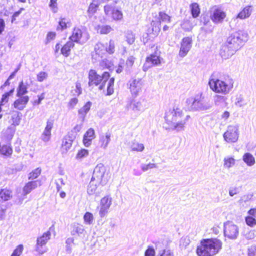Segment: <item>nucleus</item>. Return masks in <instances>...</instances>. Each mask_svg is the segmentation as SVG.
<instances>
[{
	"label": "nucleus",
	"instance_id": "obj_1",
	"mask_svg": "<svg viewBox=\"0 0 256 256\" xmlns=\"http://www.w3.org/2000/svg\"><path fill=\"white\" fill-rule=\"evenodd\" d=\"M248 40V34L244 30H238L231 34L222 47L220 52L222 57L226 59L232 56Z\"/></svg>",
	"mask_w": 256,
	"mask_h": 256
},
{
	"label": "nucleus",
	"instance_id": "obj_2",
	"mask_svg": "<svg viewBox=\"0 0 256 256\" xmlns=\"http://www.w3.org/2000/svg\"><path fill=\"white\" fill-rule=\"evenodd\" d=\"M190 118L188 115L184 116L182 110L178 108L170 109L166 112L164 116L166 124L176 132L184 130L185 124Z\"/></svg>",
	"mask_w": 256,
	"mask_h": 256
},
{
	"label": "nucleus",
	"instance_id": "obj_3",
	"mask_svg": "<svg viewBox=\"0 0 256 256\" xmlns=\"http://www.w3.org/2000/svg\"><path fill=\"white\" fill-rule=\"evenodd\" d=\"M222 242L216 238L202 239L196 248L198 256H214L222 248Z\"/></svg>",
	"mask_w": 256,
	"mask_h": 256
},
{
	"label": "nucleus",
	"instance_id": "obj_4",
	"mask_svg": "<svg viewBox=\"0 0 256 256\" xmlns=\"http://www.w3.org/2000/svg\"><path fill=\"white\" fill-rule=\"evenodd\" d=\"M208 84L214 92L226 94L233 88L234 81L228 76L224 80L212 78L210 80Z\"/></svg>",
	"mask_w": 256,
	"mask_h": 256
},
{
	"label": "nucleus",
	"instance_id": "obj_5",
	"mask_svg": "<svg viewBox=\"0 0 256 256\" xmlns=\"http://www.w3.org/2000/svg\"><path fill=\"white\" fill-rule=\"evenodd\" d=\"M186 102L190 104V109L193 111L206 110L212 107L211 104L204 100L202 94L196 95L194 98H188Z\"/></svg>",
	"mask_w": 256,
	"mask_h": 256
},
{
	"label": "nucleus",
	"instance_id": "obj_6",
	"mask_svg": "<svg viewBox=\"0 0 256 256\" xmlns=\"http://www.w3.org/2000/svg\"><path fill=\"white\" fill-rule=\"evenodd\" d=\"M110 76V74L108 72H104L102 76L98 74L94 70L91 69L88 72V84L90 86L93 85L96 86L100 84L102 80L104 82H106Z\"/></svg>",
	"mask_w": 256,
	"mask_h": 256
},
{
	"label": "nucleus",
	"instance_id": "obj_7",
	"mask_svg": "<svg viewBox=\"0 0 256 256\" xmlns=\"http://www.w3.org/2000/svg\"><path fill=\"white\" fill-rule=\"evenodd\" d=\"M224 234L230 240H236L239 234V228L232 222L227 221L224 224Z\"/></svg>",
	"mask_w": 256,
	"mask_h": 256
},
{
	"label": "nucleus",
	"instance_id": "obj_8",
	"mask_svg": "<svg viewBox=\"0 0 256 256\" xmlns=\"http://www.w3.org/2000/svg\"><path fill=\"white\" fill-rule=\"evenodd\" d=\"M50 236L51 232L48 230L44 232L42 236L37 238L35 250L39 254H42L47 252L48 248L46 244L50 238Z\"/></svg>",
	"mask_w": 256,
	"mask_h": 256
},
{
	"label": "nucleus",
	"instance_id": "obj_9",
	"mask_svg": "<svg viewBox=\"0 0 256 256\" xmlns=\"http://www.w3.org/2000/svg\"><path fill=\"white\" fill-rule=\"evenodd\" d=\"M239 126L238 125H230L227 128L226 131L224 134L223 137L228 143L236 142L239 137Z\"/></svg>",
	"mask_w": 256,
	"mask_h": 256
},
{
	"label": "nucleus",
	"instance_id": "obj_10",
	"mask_svg": "<svg viewBox=\"0 0 256 256\" xmlns=\"http://www.w3.org/2000/svg\"><path fill=\"white\" fill-rule=\"evenodd\" d=\"M105 172V166L102 164H99L95 167L92 178L97 181V182L101 183L102 186L105 185L108 181L104 176Z\"/></svg>",
	"mask_w": 256,
	"mask_h": 256
},
{
	"label": "nucleus",
	"instance_id": "obj_11",
	"mask_svg": "<svg viewBox=\"0 0 256 256\" xmlns=\"http://www.w3.org/2000/svg\"><path fill=\"white\" fill-rule=\"evenodd\" d=\"M128 84L129 86L128 88L132 96L136 97L142 91L144 82L141 78H132L129 80Z\"/></svg>",
	"mask_w": 256,
	"mask_h": 256
},
{
	"label": "nucleus",
	"instance_id": "obj_12",
	"mask_svg": "<svg viewBox=\"0 0 256 256\" xmlns=\"http://www.w3.org/2000/svg\"><path fill=\"white\" fill-rule=\"evenodd\" d=\"M70 38L72 42H74L83 44L89 39V34L86 30L74 28L72 34Z\"/></svg>",
	"mask_w": 256,
	"mask_h": 256
},
{
	"label": "nucleus",
	"instance_id": "obj_13",
	"mask_svg": "<svg viewBox=\"0 0 256 256\" xmlns=\"http://www.w3.org/2000/svg\"><path fill=\"white\" fill-rule=\"evenodd\" d=\"M160 64V54L156 52L146 58V62L143 66V70L146 71L149 68L153 66H158Z\"/></svg>",
	"mask_w": 256,
	"mask_h": 256
},
{
	"label": "nucleus",
	"instance_id": "obj_14",
	"mask_svg": "<svg viewBox=\"0 0 256 256\" xmlns=\"http://www.w3.org/2000/svg\"><path fill=\"white\" fill-rule=\"evenodd\" d=\"M112 202V198L108 196H104L102 198L99 211V215L100 218L104 217L108 213Z\"/></svg>",
	"mask_w": 256,
	"mask_h": 256
},
{
	"label": "nucleus",
	"instance_id": "obj_15",
	"mask_svg": "<svg viewBox=\"0 0 256 256\" xmlns=\"http://www.w3.org/2000/svg\"><path fill=\"white\" fill-rule=\"evenodd\" d=\"M192 38L190 37H184L182 39L179 52L180 56L184 58L187 54L192 48Z\"/></svg>",
	"mask_w": 256,
	"mask_h": 256
},
{
	"label": "nucleus",
	"instance_id": "obj_16",
	"mask_svg": "<svg viewBox=\"0 0 256 256\" xmlns=\"http://www.w3.org/2000/svg\"><path fill=\"white\" fill-rule=\"evenodd\" d=\"M226 16V13L220 9L214 8L210 12V19L215 24L222 22Z\"/></svg>",
	"mask_w": 256,
	"mask_h": 256
},
{
	"label": "nucleus",
	"instance_id": "obj_17",
	"mask_svg": "<svg viewBox=\"0 0 256 256\" xmlns=\"http://www.w3.org/2000/svg\"><path fill=\"white\" fill-rule=\"evenodd\" d=\"M106 52V46L101 42H98L94 46V52L92 54V60H100V58L102 57L103 54Z\"/></svg>",
	"mask_w": 256,
	"mask_h": 256
},
{
	"label": "nucleus",
	"instance_id": "obj_18",
	"mask_svg": "<svg viewBox=\"0 0 256 256\" xmlns=\"http://www.w3.org/2000/svg\"><path fill=\"white\" fill-rule=\"evenodd\" d=\"M42 185L40 180H36L28 182L23 188V195L26 196L30 194L33 190Z\"/></svg>",
	"mask_w": 256,
	"mask_h": 256
},
{
	"label": "nucleus",
	"instance_id": "obj_19",
	"mask_svg": "<svg viewBox=\"0 0 256 256\" xmlns=\"http://www.w3.org/2000/svg\"><path fill=\"white\" fill-rule=\"evenodd\" d=\"M85 232L84 226L78 223H73L70 225V234L72 236H80Z\"/></svg>",
	"mask_w": 256,
	"mask_h": 256
},
{
	"label": "nucleus",
	"instance_id": "obj_20",
	"mask_svg": "<svg viewBox=\"0 0 256 256\" xmlns=\"http://www.w3.org/2000/svg\"><path fill=\"white\" fill-rule=\"evenodd\" d=\"M19 98L15 100L14 103V106L18 110H22L28 102L29 97L26 96H21Z\"/></svg>",
	"mask_w": 256,
	"mask_h": 256
},
{
	"label": "nucleus",
	"instance_id": "obj_21",
	"mask_svg": "<svg viewBox=\"0 0 256 256\" xmlns=\"http://www.w3.org/2000/svg\"><path fill=\"white\" fill-rule=\"evenodd\" d=\"M94 138V131L92 128H89L85 133L83 138V142L86 146H88L92 140Z\"/></svg>",
	"mask_w": 256,
	"mask_h": 256
},
{
	"label": "nucleus",
	"instance_id": "obj_22",
	"mask_svg": "<svg viewBox=\"0 0 256 256\" xmlns=\"http://www.w3.org/2000/svg\"><path fill=\"white\" fill-rule=\"evenodd\" d=\"M12 196V192L6 188L0 190V201H6L10 200Z\"/></svg>",
	"mask_w": 256,
	"mask_h": 256
},
{
	"label": "nucleus",
	"instance_id": "obj_23",
	"mask_svg": "<svg viewBox=\"0 0 256 256\" xmlns=\"http://www.w3.org/2000/svg\"><path fill=\"white\" fill-rule=\"evenodd\" d=\"M92 105V103L90 102H88L78 110V114L80 116V118H81L82 120H84V118L86 114L90 110Z\"/></svg>",
	"mask_w": 256,
	"mask_h": 256
},
{
	"label": "nucleus",
	"instance_id": "obj_24",
	"mask_svg": "<svg viewBox=\"0 0 256 256\" xmlns=\"http://www.w3.org/2000/svg\"><path fill=\"white\" fill-rule=\"evenodd\" d=\"M74 46L72 42H68L62 48L61 54L66 57H68L70 54L71 48Z\"/></svg>",
	"mask_w": 256,
	"mask_h": 256
},
{
	"label": "nucleus",
	"instance_id": "obj_25",
	"mask_svg": "<svg viewBox=\"0 0 256 256\" xmlns=\"http://www.w3.org/2000/svg\"><path fill=\"white\" fill-rule=\"evenodd\" d=\"M98 184H101V183L97 182V181L91 178V180L88 186V194L90 195L94 194L96 190Z\"/></svg>",
	"mask_w": 256,
	"mask_h": 256
},
{
	"label": "nucleus",
	"instance_id": "obj_26",
	"mask_svg": "<svg viewBox=\"0 0 256 256\" xmlns=\"http://www.w3.org/2000/svg\"><path fill=\"white\" fill-rule=\"evenodd\" d=\"M252 12L250 6L244 8L238 14V17L240 19H244L250 16Z\"/></svg>",
	"mask_w": 256,
	"mask_h": 256
},
{
	"label": "nucleus",
	"instance_id": "obj_27",
	"mask_svg": "<svg viewBox=\"0 0 256 256\" xmlns=\"http://www.w3.org/2000/svg\"><path fill=\"white\" fill-rule=\"evenodd\" d=\"M243 160L248 166H252L255 163V160L253 156L249 153H246L243 156Z\"/></svg>",
	"mask_w": 256,
	"mask_h": 256
},
{
	"label": "nucleus",
	"instance_id": "obj_28",
	"mask_svg": "<svg viewBox=\"0 0 256 256\" xmlns=\"http://www.w3.org/2000/svg\"><path fill=\"white\" fill-rule=\"evenodd\" d=\"M130 148L133 151L142 152L144 150V146L142 144L134 140L130 143Z\"/></svg>",
	"mask_w": 256,
	"mask_h": 256
},
{
	"label": "nucleus",
	"instance_id": "obj_29",
	"mask_svg": "<svg viewBox=\"0 0 256 256\" xmlns=\"http://www.w3.org/2000/svg\"><path fill=\"white\" fill-rule=\"evenodd\" d=\"M28 92L27 87L24 84L22 81L20 82L17 88L16 96L20 97Z\"/></svg>",
	"mask_w": 256,
	"mask_h": 256
},
{
	"label": "nucleus",
	"instance_id": "obj_30",
	"mask_svg": "<svg viewBox=\"0 0 256 256\" xmlns=\"http://www.w3.org/2000/svg\"><path fill=\"white\" fill-rule=\"evenodd\" d=\"M191 13L194 18H197L200 13V8L197 3H192L190 6Z\"/></svg>",
	"mask_w": 256,
	"mask_h": 256
},
{
	"label": "nucleus",
	"instance_id": "obj_31",
	"mask_svg": "<svg viewBox=\"0 0 256 256\" xmlns=\"http://www.w3.org/2000/svg\"><path fill=\"white\" fill-rule=\"evenodd\" d=\"M158 18L160 24L162 22H170L171 21V17L164 12H159Z\"/></svg>",
	"mask_w": 256,
	"mask_h": 256
},
{
	"label": "nucleus",
	"instance_id": "obj_32",
	"mask_svg": "<svg viewBox=\"0 0 256 256\" xmlns=\"http://www.w3.org/2000/svg\"><path fill=\"white\" fill-rule=\"evenodd\" d=\"M110 134H106V136H102L100 137V146L103 148H106L110 139Z\"/></svg>",
	"mask_w": 256,
	"mask_h": 256
},
{
	"label": "nucleus",
	"instance_id": "obj_33",
	"mask_svg": "<svg viewBox=\"0 0 256 256\" xmlns=\"http://www.w3.org/2000/svg\"><path fill=\"white\" fill-rule=\"evenodd\" d=\"M0 152L1 154L10 156L12 152V148L8 145H4L0 148Z\"/></svg>",
	"mask_w": 256,
	"mask_h": 256
},
{
	"label": "nucleus",
	"instance_id": "obj_34",
	"mask_svg": "<svg viewBox=\"0 0 256 256\" xmlns=\"http://www.w3.org/2000/svg\"><path fill=\"white\" fill-rule=\"evenodd\" d=\"M88 154V150L82 148L78 151L76 156V158L78 160H82L83 158L87 157Z\"/></svg>",
	"mask_w": 256,
	"mask_h": 256
},
{
	"label": "nucleus",
	"instance_id": "obj_35",
	"mask_svg": "<svg viewBox=\"0 0 256 256\" xmlns=\"http://www.w3.org/2000/svg\"><path fill=\"white\" fill-rule=\"evenodd\" d=\"M126 40L129 44H132L135 40L134 34L130 30H128L125 34Z\"/></svg>",
	"mask_w": 256,
	"mask_h": 256
},
{
	"label": "nucleus",
	"instance_id": "obj_36",
	"mask_svg": "<svg viewBox=\"0 0 256 256\" xmlns=\"http://www.w3.org/2000/svg\"><path fill=\"white\" fill-rule=\"evenodd\" d=\"M226 99L224 96L216 95L214 97V102L216 106H222L225 103Z\"/></svg>",
	"mask_w": 256,
	"mask_h": 256
},
{
	"label": "nucleus",
	"instance_id": "obj_37",
	"mask_svg": "<svg viewBox=\"0 0 256 256\" xmlns=\"http://www.w3.org/2000/svg\"><path fill=\"white\" fill-rule=\"evenodd\" d=\"M136 58L132 56H129L126 62V70L127 71H130L131 68H132V66Z\"/></svg>",
	"mask_w": 256,
	"mask_h": 256
},
{
	"label": "nucleus",
	"instance_id": "obj_38",
	"mask_svg": "<svg viewBox=\"0 0 256 256\" xmlns=\"http://www.w3.org/2000/svg\"><path fill=\"white\" fill-rule=\"evenodd\" d=\"M94 220L93 214L90 212H86L84 216V222L88 224H92Z\"/></svg>",
	"mask_w": 256,
	"mask_h": 256
},
{
	"label": "nucleus",
	"instance_id": "obj_39",
	"mask_svg": "<svg viewBox=\"0 0 256 256\" xmlns=\"http://www.w3.org/2000/svg\"><path fill=\"white\" fill-rule=\"evenodd\" d=\"M100 66L103 68H106L110 70H112V67L113 65L110 61L106 58H104L100 62Z\"/></svg>",
	"mask_w": 256,
	"mask_h": 256
},
{
	"label": "nucleus",
	"instance_id": "obj_40",
	"mask_svg": "<svg viewBox=\"0 0 256 256\" xmlns=\"http://www.w3.org/2000/svg\"><path fill=\"white\" fill-rule=\"evenodd\" d=\"M14 90V89L12 88L10 92H6L4 94L2 95L0 101L1 105H4L6 103L8 102L9 100V96L13 94Z\"/></svg>",
	"mask_w": 256,
	"mask_h": 256
},
{
	"label": "nucleus",
	"instance_id": "obj_41",
	"mask_svg": "<svg viewBox=\"0 0 256 256\" xmlns=\"http://www.w3.org/2000/svg\"><path fill=\"white\" fill-rule=\"evenodd\" d=\"M224 166L230 168L235 164V160L232 158H224Z\"/></svg>",
	"mask_w": 256,
	"mask_h": 256
},
{
	"label": "nucleus",
	"instance_id": "obj_42",
	"mask_svg": "<svg viewBox=\"0 0 256 256\" xmlns=\"http://www.w3.org/2000/svg\"><path fill=\"white\" fill-rule=\"evenodd\" d=\"M98 5L94 3H91L88 10V15L92 17L97 10Z\"/></svg>",
	"mask_w": 256,
	"mask_h": 256
},
{
	"label": "nucleus",
	"instance_id": "obj_43",
	"mask_svg": "<svg viewBox=\"0 0 256 256\" xmlns=\"http://www.w3.org/2000/svg\"><path fill=\"white\" fill-rule=\"evenodd\" d=\"M112 18L116 20H120L122 18V14L120 10L114 9L110 15Z\"/></svg>",
	"mask_w": 256,
	"mask_h": 256
},
{
	"label": "nucleus",
	"instance_id": "obj_44",
	"mask_svg": "<svg viewBox=\"0 0 256 256\" xmlns=\"http://www.w3.org/2000/svg\"><path fill=\"white\" fill-rule=\"evenodd\" d=\"M21 114L18 112L16 114L12 115V124L14 126H18L20 124L21 120Z\"/></svg>",
	"mask_w": 256,
	"mask_h": 256
},
{
	"label": "nucleus",
	"instance_id": "obj_45",
	"mask_svg": "<svg viewBox=\"0 0 256 256\" xmlns=\"http://www.w3.org/2000/svg\"><path fill=\"white\" fill-rule=\"evenodd\" d=\"M50 138L51 132L44 130L43 132L41 134L40 139L44 142H47L50 140Z\"/></svg>",
	"mask_w": 256,
	"mask_h": 256
},
{
	"label": "nucleus",
	"instance_id": "obj_46",
	"mask_svg": "<svg viewBox=\"0 0 256 256\" xmlns=\"http://www.w3.org/2000/svg\"><path fill=\"white\" fill-rule=\"evenodd\" d=\"M112 30V27L108 25L102 26L99 28L100 33L101 34H108Z\"/></svg>",
	"mask_w": 256,
	"mask_h": 256
},
{
	"label": "nucleus",
	"instance_id": "obj_47",
	"mask_svg": "<svg viewBox=\"0 0 256 256\" xmlns=\"http://www.w3.org/2000/svg\"><path fill=\"white\" fill-rule=\"evenodd\" d=\"M72 142L68 140V138H64L62 142V148L66 151L68 150L72 146Z\"/></svg>",
	"mask_w": 256,
	"mask_h": 256
},
{
	"label": "nucleus",
	"instance_id": "obj_48",
	"mask_svg": "<svg viewBox=\"0 0 256 256\" xmlns=\"http://www.w3.org/2000/svg\"><path fill=\"white\" fill-rule=\"evenodd\" d=\"M157 166L155 164L149 163L148 164H142L140 165V168L142 172H146L149 169L156 168Z\"/></svg>",
	"mask_w": 256,
	"mask_h": 256
},
{
	"label": "nucleus",
	"instance_id": "obj_49",
	"mask_svg": "<svg viewBox=\"0 0 256 256\" xmlns=\"http://www.w3.org/2000/svg\"><path fill=\"white\" fill-rule=\"evenodd\" d=\"M152 30L154 34H158L160 30V24L158 22H152Z\"/></svg>",
	"mask_w": 256,
	"mask_h": 256
},
{
	"label": "nucleus",
	"instance_id": "obj_50",
	"mask_svg": "<svg viewBox=\"0 0 256 256\" xmlns=\"http://www.w3.org/2000/svg\"><path fill=\"white\" fill-rule=\"evenodd\" d=\"M132 108L134 111H140L144 109L140 102H134L132 104Z\"/></svg>",
	"mask_w": 256,
	"mask_h": 256
},
{
	"label": "nucleus",
	"instance_id": "obj_51",
	"mask_svg": "<svg viewBox=\"0 0 256 256\" xmlns=\"http://www.w3.org/2000/svg\"><path fill=\"white\" fill-rule=\"evenodd\" d=\"M41 172V170L39 168H37L34 170L32 172L30 173L28 176V179H34L38 177Z\"/></svg>",
	"mask_w": 256,
	"mask_h": 256
},
{
	"label": "nucleus",
	"instance_id": "obj_52",
	"mask_svg": "<svg viewBox=\"0 0 256 256\" xmlns=\"http://www.w3.org/2000/svg\"><path fill=\"white\" fill-rule=\"evenodd\" d=\"M24 249L22 244H19L16 248L14 250L11 256H20L22 254V250Z\"/></svg>",
	"mask_w": 256,
	"mask_h": 256
},
{
	"label": "nucleus",
	"instance_id": "obj_53",
	"mask_svg": "<svg viewBox=\"0 0 256 256\" xmlns=\"http://www.w3.org/2000/svg\"><path fill=\"white\" fill-rule=\"evenodd\" d=\"M48 76L47 72H40L37 74V80L39 82H42L44 80L46 79Z\"/></svg>",
	"mask_w": 256,
	"mask_h": 256
},
{
	"label": "nucleus",
	"instance_id": "obj_54",
	"mask_svg": "<svg viewBox=\"0 0 256 256\" xmlns=\"http://www.w3.org/2000/svg\"><path fill=\"white\" fill-rule=\"evenodd\" d=\"M155 254L156 252L154 247L152 246H148L144 252V256H155Z\"/></svg>",
	"mask_w": 256,
	"mask_h": 256
},
{
	"label": "nucleus",
	"instance_id": "obj_55",
	"mask_svg": "<svg viewBox=\"0 0 256 256\" xmlns=\"http://www.w3.org/2000/svg\"><path fill=\"white\" fill-rule=\"evenodd\" d=\"M67 22L65 18H62L58 22V26L57 27V30H63L67 28Z\"/></svg>",
	"mask_w": 256,
	"mask_h": 256
},
{
	"label": "nucleus",
	"instance_id": "obj_56",
	"mask_svg": "<svg viewBox=\"0 0 256 256\" xmlns=\"http://www.w3.org/2000/svg\"><path fill=\"white\" fill-rule=\"evenodd\" d=\"M106 52L110 54H113L114 52V43L112 40H110L108 42V46H106Z\"/></svg>",
	"mask_w": 256,
	"mask_h": 256
},
{
	"label": "nucleus",
	"instance_id": "obj_57",
	"mask_svg": "<svg viewBox=\"0 0 256 256\" xmlns=\"http://www.w3.org/2000/svg\"><path fill=\"white\" fill-rule=\"evenodd\" d=\"M115 8L111 5L107 4L104 6V11L106 15L110 16Z\"/></svg>",
	"mask_w": 256,
	"mask_h": 256
},
{
	"label": "nucleus",
	"instance_id": "obj_58",
	"mask_svg": "<svg viewBox=\"0 0 256 256\" xmlns=\"http://www.w3.org/2000/svg\"><path fill=\"white\" fill-rule=\"evenodd\" d=\"M78 98H71L68 104V109L69 110L73 109L74 108V106H76V104H78Z\"/></svg>",
	"mask_w": 256,
	"mask_h": 256
},
{
	"label": "nucleus",
	"instance_id": "obj_59",
	"mask_svg": "<svg viewBox=\"0 0 256 256\" xmlns=\"http://www.w3.org/2000/svg\"><path fill=\"white\" fill-rule=\"evenodd\" d=\"M158 256H174V255L170 250H164L159 252Z\"/></svg>",
	"mask_w": 256,
	"mask_h": 256
},
{
	"label": "nucleus",
	"instance_id": "obj_60",
	"mask_svg": "<svg viewBox=\"0 0 256 256\" xmlns=\"http://www.w3.org/2000/svg\"><path fill=\"white\" fill-rule=\"evenodd\" d=\"M246 224L250 226H254L256 224V220L252 216H248L246 218Z\"/></svg>",
	"mask_w": 256,
	"mask_h": 256
},
{
	"label": "nucleus",
	"instance_id": "obj_61",
	"mask_svg": "<svg viewBox=\"0 0 256 256\" xmlns=\"http://www.w3.org/2000/svg\"><path fill=\"white\" fill-rule=\"evenodd\" d=\"M57 0H50V3L49 6L51 8L52 11L54 13H56L58 12L57 7Z\"/></svg>",
	"mask_w": 256,
	"mask_h": 256
},
{
	"label": "nucleus",
	"instance_id": "obj_62",
	"mask_svg": "<svg viewBox=\"0 0 256 256\" xmlns=\"http://www.w3.org/2000/svg\"><path fill=\"white\" fill-rule=\"evenodd\" d=\"M235 104L236 106L242 107L246 104V102H245L244 99L241 96H239L236 98V101L235 102Z\"/></svg>",
	"mask_w": 256,
	"mask_h": 256
},
{
	"label": "nucleus",
	"instance_id": "obj_63",
	"mask_svg": "<svg viewBox=\"0 0 256 256\" xmlns=\"http://www.w3.org/2000/svg\"><path fill=\"white\" fill-rule=\"evenodd\" d=\"M182 27L186 31H189L192 28V26L190 24V22L188 20L184 21L182 24Z\"/></svg>",
	"mask_w": 256,
	"mask_h": 256
},
{
	"label": "nucleus",
	"instance_id": "obj_64",
	"mask_svg": "<svg viewBox=\"0 0 256 256\" xmlns=\"http://www.w3.org/2000/svg\"><path fill=\"white\" fill-rule=\"evenodd\" d=\"M256 252V247L255 246H251L248 249V256H255Z\"/></svg>",
	"mask_w": 256,
	"mask_h": 256
}]
</instances>
